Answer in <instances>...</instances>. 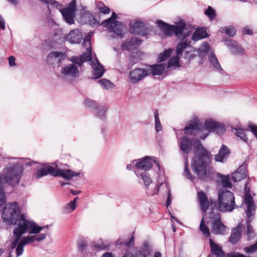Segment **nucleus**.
<instances>
[{
  "mask_svg": "<svg viewBox=\"0 0 257 257\" xmlns=\"http://www.w3.org/2000/svg\"><path fill=\"white\" fill-rule=\"evenodd\" d=\"M193 144L195 150L191 164L192 170L200 180L208 181L213 176L214 173L212 169L209 166V153L203 147L200 141L196 139L193 142L188 137L184 136L180 139V149L184 153L188 154L192 150Z\"/></svg>",
  "mask_w": 257,
  "mask_h": 257,
  "instance_id": "f257e3e1",
  "label": "nucleus"
},
{
  "mask_svg": "<svg viewBox=\"0 0 257 257\" xmlns=\"http://www.w3.org/2000/svg\"><path fill=\"white\" fill-rule=\"evenodd\" d=\"M198 199L201 209L205 213L211 206V211L209 213L208 223L210 226L211 232L214 235H224L228 231V228L224 225L221 219V215L216 207L215 201H209L205 193L201 191L198 192Z\"/></svg>",
  "mask_w": 257,
  "mask_h": 257,
  "instance_id": "f03ea898",
  "label": "nucleus"
},
{
  "mask_svg": "<svg viewBox=\"0 0 257 257\" xmlns=\"http://www.w3.org/2000/svg\"><path fill=\"white\" fill-rule=\"evenodd\" d=\"M23 171V167L19 164H16L7 168L5 175L0 173V206H2L6 202L4 185L7 183L12 186L18 184Z\"/></svg>",
  "mask_w": 257,
  "mask_h": 257,
  "instance_id": "7ed1b4c3",
  "label": "nucleus"
},
{
  "mask_svg": "<svg viewBox=\"0 0 257 257\" xmlns=\"http://www.w3.org/2000/svg\"><path fill=\"white\" fill-rule=\"evenodd\" d=\"M20 213L19 203L16 202L8 203L3 209L2 218L4 222L9 225L17 224L19 226L22 219L31 224H33L32 226H38L34 221L27 220L25 218V214L20 215Z\"/></svg>",
  "mask_w": 257,
  "mask_h": 257,
  "instance_id": "20e7f679",
  "label": "nucleus"
},
{
  "mask_svg": "<svg viewBox=\"0 0 257 257\" xmlns=\"http://www.w3.org/2000/svg\"><path fill=\"white\" fill-rule=\"evenodd\" d=\"M80 173L76 172L70 169H60L57 167H54L49 165L43 166L35 173L36 178L39 179L47 175L53 177H61L69 181L73 177L79 176Z\"/></svg>",
  "mask_w": 257,
  "mask_h": 257,
  "instance_id": "39448f33",
  "label": "nucleus"
},
{
  "mask_svg": "<svg viewBox=\"0 0 257 257\" xmlns=\"http://www.w3.org/2000/svg\"><path fill=\"white\" fill-rule=\"evenodd\" d=\"M33 224H31L29 222H25L23 220L21 219L19 226L15 227L13 230V233L15 235V239L13 241L11 244V248L13 249L16 248L19 242L21 240V237L23 234L26 232H28L30 234H37L39 233L44 227L48 228L49 226H44L40 227L39 226H32Z\"/></svg>",
  "mask_w": 257,
  "mask_h": 257,
  "instance_id": "423d86ee",
  "label": "nucleus"
},
{
  "mask_svg": "<svg viewBox=\"0 0 257 257\" xmlns=\"http://www.w3.org/2000/svg\"><path fill=\"white\" fill-rule=\"evenodd\" d=\"M217 202V209L222 212H230L237 207L233 193L225 189H221L219 191Z\"/></svg>",
  "mask_w": 257,
  "mask_h": 257,
  "instance_id": "0eeeda50",
  "label": "nucleus"
},
{
  "mask_svg": "<svg viewBox=\"0 0 257 257\" xmlns=\"http://www.w3.org/2000/svg\"><path fill=\"white\" fill-rule=\"evenodd\" d=\"M84 103L86 107L91 108L95 111V115L101 119L106 118V113L108 110L107 106L101 105L96 101L89 99H84Z\"/></svg>",
  "mask_w": 257,
  "mask_h": 257,
  "instance_id": "6e6552de",
  "label": "nucleus"
},
{
  "mask_svg": "<svg viewBox=\"0 0 257 257\" xmlns=\"http://www.w3.org/2000/svg\"><path fill=\"white\" fill-rule=\"evenodd\" d=\"M135 173L137 176H140L143 180L144 185L146 187V192L148 196H152L158 193L160 189V186L158 185H156L153 191H151L149 189V185L153 181L150 176V174L147 171L141 172L140 171H136Z\"/></svg>",
  "mask_w": 257,
  "mask_h": 257,
  "instance_id": "1a4fd4ad",
  "label": "nucleus"
},
{
  "mask_svg": "<svg viewBox=\"0 0 257 257\" xmlns=\"http://www.w3.org/2000/svg\"><path fill=\"white\" fill-rule=\"evenodd\" d=\"M187 25L185 21L181 20L176 25H173V34L179 39L183 41L191 34V31L186 28Z\"/></svg>",
  "mask_w": 257,
  "mask_h": 257,
  "instance_id": "9d476101",
  "label": "nucleus"
},
{
  "mask_svg": "<svg viewBox=\"0 0 257 257\" xmlns=\"http://www.w3.org/2000/svg\"><path fill=\"white\" fill-rule=\"evenodd\" d=\"M204 127L208 132H214L218 135L223 134L226 130L224 124L211 119L205 120Z\"/></svg>",
  "mask_w": 257,
  "mask_h": 257,
  "instance_id": "9b49d317",
  "label": "nucleus"
},
{
  "mask_svg": "<svg viewBox=\"0 0 257 257\" xmlns=\"http://www.w3.org/2000/svg\"><path fill=\"white\" fill-rule=\"evenodd\" d=\"M244 202L246 206V209L245 210L246 213L245 219H248V220H253L255 214L257 206L251 195H248L247 197H244Z\"/></svg>",
  "mask_w": 257,
  "mask_h": 257,
  "instance_id": "f8f14e48",
  "label": "nucleus"
},
{
  "mask_svg": "<svg viewBox=\"0 0 257 257\" xmlns=\"http://www.w3.org/2000/svg\"><path fill=\"white\" fill-rule=\"evenodd\" d=\"M148 71L146 68H136L129 73L130 81L133 84H136L145 77L148 76Z\"/></svg>",
  "mask_w": 257,
  "mask_h": 257,
  "instance_id": "ddd939ff",
  "label": "nucleus"
},
{
  "mask_svg": "<svg viewBox=\"0 0 257 257\" xmlns=\"http://www.w3.org/2000/svg\"><path fill=\"white\" fill-rule=\"evenodd\" d=\"M152 252V249L150 243L148 241H145L135 253L131 254V257H148Z\"/></svg>",
  "mask_w": 257,
  "mask_h": 257,
  "instance_id": "4468645a",
  "label": "nucleus"
},
{
  "mask_svg": "<svg viewBox=\"0 0 257 257\" xmlns=\"http://www.w3.org/2000/svg\"><path fill=\"white\" fill-rule=\"evenodd\" d=\"M153 165L151 157L145 156L142 159L138 160V162L135 164V167L137 169V171L143 172L150 170Z\"/></svg>",
  "mask_w": 257,
  "mask_h": 257,
  "instance_id": "2eb2a0df",
  "label": "nucleus"
},
{
  "mask_svg": "<svg viewBox=\"0 0 257 257\" xmlns=\"http://www.w3.org/2000/svg\"><path fill=\"white\" fill-rule=\"evenodd\" d=\"M224 41L225 44L230 50L232 54L241 55L244 53L243 48L240 45H238L235 41L230 38H227Z\"/></svg>",
  "mask_w": 257,
  "mask_h": 257,
  "instance_id": "dca6fc26",
  "label": "nucleus"
},
{
  "mask_svg": "<svg viewBox=\"0 0 257 257\" xmlns=\"http://www.w3.org/2000/svg\"><path fill=\"white\" fill-rule=\"evenodd\" d=\"M230 154V150L225 145H222L217 154L214 156L216 162L223 163L226 161Z\"/></svg>",
  "mask_w": 257,
  "mask_h": 257,
  "instance_id": "f3484780",
  "label": "nucleus"
},
{
  "mask_svg": "<svg viewBox=\"0 0 257 257\" xmlns=\"http://www.w3.org/2000/svg\"><path fill=\"white\" fill-rule=\"evenodd\" d=\"M131 33L134 35L145 36L147 34V29L144 22L141 21H137L132 27L130 26Z\"/></svg>",
  "mask_w": 257,
  "mask_h": 257,
  "instance_id": "a211bd4d",
  "label": "nucleus"
},
{
  "mask_svg": "<svg viewBox=\"0 0 257 257\" xmlns=\"http://www.w3.org/2000/svg\"><path fill=\"white\" fill-rule=\"evenodd\" d=\"M82 39L81 32L79 29L71 30L65 37L66 41L71 44L80 43Z\"/></svg>",
  "mask_w": 257,
  "mask_h": 257,
  "instance_id": "6ab92c4d",
  "label": "nucleus"
},
{
  "mask_svg": "<svg viewBox=\"0 0 257 257\" xmlns=\"http://www.w3.org/2000/svg\"><path fill=\"white\" fill-rule=\"evenodd\" d=\"M142 41L138 38L132 37L130 39H127L124 41L121 45L122 50L126 51L133 50L137 46L142 43Z\"/></svg>",
  "mask_w": 257,
  "mask_h": 257,
  "instance_id": "aec40b11",
  "label": "nucleus"
},
{
  "mask_svg": "<svg viewBox=\"0 0 257 257\" xmlns=\"http://www.w3.org/2000/svg\"><path fill=\"white\" fill-rule=\"evenodd\" d=\"M61 73L65 76L77 77L79 75L78 67L74 64H70L62 68Z\"/></svg>",
  "mask_w": 257,
  "mask_h": 257,
  "instance_id": "412c9836",
  "label": "nucleus"
},
{
  "mask_svg": "<svg viewBox=\"0 0 257 257\" xmlns=\"http://www.w3.org/2000/svg\"><path fill=\"white\" fill-rule=\"evenodd\" d=\"M166 64L165 63H161L159 64H154L149 65V68H146L148 71V76L152 74L154 76L161 75L165 71Z\"/></svg>",
  "mask_w": 257,
  "mask_h": 257,
  "instance_id": "4be33fe9",
  "label": "nucleus"
},
{
  "mask_svg": "<svg viewBox=\"0 0 257 257\" xmlns=\"http://www.w3.org/2000/svg\"><path fill=\"white\" fill-rule=\"evenodd\" d=\"M95 61L96 63L94 62L91 64V66L93 69V75L94 77L93 78L97 79L102 76L105 70L104 67L100 63L98 60L96 59Z\"/></svg>",
  "mask_w": 257,
  "mask_h": 257,
  "instance_id": "5701e85b",
  "label": "nucleus"
},
{
  "mask_svg": "<svg viewBox=\"0 0 257 257\" xmlns=\"http://www.w3.org/2000/svg\"><path fill=\"white\" fill-rule=\"evenodd\" d=\"M246 176V170L245 167L241 165L236 171L231 174V180L234 182H238L244 179Z\"/></svg>",
  "mask_w": 257,
  "mask_h": 257,
  "instance_id": "b1692460",
  "label": "nucleus"
},
{
  "mask_svg": "<svg viewBox=\"0 0 257 257\" xmlns=\"http://www.w3.org/2000/svg\"><path fill=\"white\" fill-rule=\"evenodd\" d=\"M62 14L63 19L69 25L74 24L76 17L75 12L69 10L68 9H62L60 10Z\"/></svg>",
  "mask_w": 257,
  "mask_h": 257,
  "instance_id": "393cba45",
  "label": "nucleus"
},
{
  "mask_svg": "<svg viewBox=\"0 0 257 257\" xmlns=\"http://www.w3.org/2000/svg\"><path fill=\"white\" fill-rule=\"evenodd\" d=\"M209 245L211 253L216 257H225V252L218 244L215 243L211 239H209Z\"/></svg>",
  "mask_w": 257,
  "mask_h": 257,
  "instance_id": "a878e982",
  "label": "nucleus"
},
{
  "mask_svg": "<svg viewBox=\"0 0 257 257\" xmlns=\"http://www.w3.org/2000/svg\"><path fill=\"white\" fill-rule=\"evenodd\" d=\"M157 24L166 36H172L173 34V25H169L162 20H158Z\"/></svg>",
  "mask_w": 257,
  "mask_h": 257,
  "instance_id": "bb28decb",
  "label": "nucleus"
},
{
  "mask_svg": "<svg viewBox=\"0 0 257 257\" xmlns=\"http://www.w3.org/2000/svg\"><path fill=\"white\" fill-rule=\"evenodd\" d=\"M241 225L240 223L238 224L237 226L232 229L230 236L229 237V241L232 244L237 243L240 237V229Z\"/></svg>",
  "mask_w": 257,
  "mask_h": 257,
  "instance_id": "cd10ccee",
  "label": "nucleus"
},
{
  "mask_svg": "<svg viewBox=\"0 0 257 257\" xmlns=\"http://www.w3.org/2000/svg\"><path fill=\"white\" fill-rule=\"evenodd\" d=\"M201 124L196 121H193L185 127L184 133L186 135H195L197 132L201 129Z\"/></svg>",
  "mask_w": 257,
  "mask_h": 257,
  "instance_id": "c85d7f7f",
  "label": "nucleus"
},
{
  "mask_svg": "<svg viewBox=\"0 0 257 257\" xmlns=\"http://www.w3.org/2000/svg\"><path fill=\"white\" fill-rule=\"evenodd\" d=\"M209 37L205 28H198L192 35V39L193 41H197L200 39H204Z\"/></svg>",
  "mask_w": 257,
  "mask_h": 257,
  "instance_id": "c756f323",
  "label": "nucleus"
},
{
  "mask_svg": "<svg viewBox=\"0 0 257 257\" xmlns=\"http://www.w3.org/2000/svg\"><path fill=\"white\" fill-rule=\"evenodd\" d=\"M208 59L210 64L217 71L219 72H221L223 71L216 56H215L214 52H212L209 53L208 55Z\"/></svg>",
  "mask_w": 257,
  "mask_h": 257,
  "instance_id": "7c9ffc66",
  "label": "nucleus"
},
{
  "mask_svg": "<svg viewBox=\"0 0 257 257\" xmlns=\"http://www.w3.org/2000/svg\"><path fill=\"white\" fill-rule=\"evenodd\" d=\"M79 56L83 61V63L85 62L89 61L91 64L94 62L92 61V50L90 47L87 48L86 51L82 53Z\"/></svg>",
  "mask_w": 257,
  "mask_h": 257,
  "instance_id": "2f4dec72",
  "label": "nucleus"
},
{
  "mask_svg": "<svg viewBox=\"0 0 257 257\" xmlns=\"http://www.w3.org/2000/svg\"><path fill=\"white\" fill-rule=\"evenodd\" d=\"M116 246H125L128 248L131 247L134 245V236L132 235L129 240L126 241L122 238H119L115 243Z\"/></svg>",
  "mask_w": 257,
  "mask_h": 257,
  "instance_id": "473e14b6",
  "label": "nucleus"
},
{
  "mask_svg": "<svg viewBox=\"0 0 257 257\" xmlns=\"http://www.w3.org/2000/svg\"><path fill=\"white\" fill-rule=\"evenodd\" d=\"M253 220H249L245 219V223L246 224V235L247 240H250L255 236V232L251 225V222Z\"/></svg>",
  "mask_w": 257,
  "mask_h": 257,
  "instance_id": "72a5a7b5",
  "label": "nucleus"
},
{
  "mask_svg": "<svg viewBox=\"0 0 257 257\" xmlns=\"http://www.w3.org/2000/svg\"><path fill=\"white\" fill-rule=\"evenodd\" d=\"M123 28V24L122 22L119 21L115 22V25H113V28L110 31L113 32L118 36L122 37V29Z\"/></svg>",
  "mask_w": 257,
  "mask_h": 257,
  "instance_id": "f704fd0d",
  "label": "nucleus"
},
{
  "mask_svg": "<svg viewBox=\"0 0 257 257\" xmlns=\"http://www.w3.org/2000/svg\"><path fill=\"white\" fill-rule=\"evenodd\" d=\"M190 42H179L176 48V55L181 56L182 52L185 50L189 46Z\"/></svg>",
  "mask_w": 257,
  "mask_h": 257,
  "instance_id": "c9c22d12",
  "label": "nucleus"
},
{
  "mask_svg": "<svg viewBox=\"0 0 257 257\" xmlns=\"http://www.w3.org/2000/svg\"><path fill=\"white\" fill-rule=\"evenodd\" d=\"M199 229L202 232V233L203 234L205 237L208 238L210 236V230L209 229V228L205 224L204 217H203L201 220V222L199 226Z\"/></svg>",
  "mask_w": 257,
  "mask_h": 257,
  "instance_id": "e433bc0d",
  "label": "nucleus"
},
{
  "mask_svg": "<svg viewBox=\"0 0 257 257\" xmlns=\"http://www.w3.org/2000/svg\"><path fill=\"white\" fill-rule=\"evenodd\" d=\"M172 53V49H169L168 50H165L162 53H160L158 56L157 62L161 63L165 61L169 58Z\"/></svg>",
  "mask_w": 257,
  "mask_h": 257,
  "instance_id": "4c0bfd02",
  "label": "nucleus"
},
{
  "mask_svg": "<svg viewBox=\"0 0 257 257\" xmlns=\"http://www.w3.org/2000/svg\"><path fill=\"white\" fill-rule=\"evenodd\" d=\"M183 174V176L186 177L187 179H189L191 181H194V180H195V177L193 175H192L190 173L189 168V164L187 159H186L185 161V168Z\"/></svg>",
  "mask_w": 257,
  "mask_h": 257,
  "instance_id": "58836bf2",
  "label": "nucleus"
},
{
  "mask_svg": "<svg viewBox=\"0 0 257 257\" xmlns=\"http://www.w3.org/2000/svg\"><path fill=\"white\" fill-rule=\"evenodd\" d=\"M220 32H225L226 34L230 37H232L236 34V31L234 27L230 26L228 27H224L220 29Z\"/></svg>",
  "mask_w": 257,
  "mask_h": 257,
  "instance_id": "ea45409f",
  "label": "nucleus"
},
{
  "mask_svg": "<svg viewBox=\"0 0 257 257\" xmlns=\"http://www.w3.org/2000/svg\"><path fill=\"white\" fill-rule=\"evenodd\" d=\"M221 181L222 186L224 188V189H226L227 188H231L232 187V185L231 182H230L229 176L228 175H221Z\"/></svg>",
  "mask_w": 257,
  "mask_h": 257,
  "instance_id": "a19ab883",
  "label": "nucleus"
},
{
  "mask_svg": "<svg viewBox=\"0 0 257 257\" xmlns=\"http://www.w3.org/2000/svg\"><path fill=\"white\" fill-rule=\"evenodd\" d=\"M78 199V197H75L74 200L67 204L64 208V212L69 213L73 211L76 208V200Z\"/></svg>",
  "mask_w": 257,
  "mask_h": 257,
  "instance_id": "79ce46f5",
  "label": "nucleus"
},
{
  "mask_svg": "<svg viewBox=\"0 0 257 257\" xmlns=\"http://www.w3.org/2000/svg\"><path fill=\"white\" fill-rule=\"evenodd\" d=\"M179 56L176 55L175 57H172L171 58L167 63V68H170L173 66H176L179 67Z\"/></svg>",
  "mask_w": 257,
  "mask_h": 257,
  "instance_id": "37998d69",
  "label": "nucleus"
},
{
  "mask_svg": "<svg viewBox=\"0 0 257 257\" xmlns=\"http://www.w3.org/2000/svg\"><path fill=\"white\" fill-rule=\"evenodd\" d=\"M65 54L64 53L62 52L53 51L49 53L47 56V59L50 60L53 58H60V60L61 59H64Z\"/></svg>",
  "mask_w": 257,
  "mask_h": 257,
  "instance_id": "c03bdc74",
  "label": "nucleus"
},
{
  "mask_svg": "<svg viewBox=\"0 0 257 257\" xmlns=\"http://www.w3.org/2000/svg\"><path fill=\"white\" fill-rule=\"evenodd\" d=\"M154 113L155 120V130L157 133H158L162 131V126L159 119L158 111L156 109Z\"/></svg>",
  "mask_w": 257,
  "mask_h": 257,
  "instance_id": "a18cd8bd",
  "label": "nucleus"
},
{
  "mask_svg": "<svg viewBox=\"0 0 257 257\" xmlns=\"http://www.w3.org/2000/svg\"><path fill=\"white\" fill-rule=\"evenodd\" d=\"M98 83L104 89H106L112 88L114 86V84L105 78L98 80Z\"/></svg>",
  "mask_w": 257,
  "mask_h": 257,
  "instance_id": "49530a36",
  "label": "nucleus"
},
{
  "mask_svg": "<svg viewBox=\"0 0 257 257\" xmlns=\"http://www.w3.org/2000/svg\"><path fill=\"white\" fill-rule=\"evenodd\" d=\"M235 130L236 131L235 135L242 141L247 143L248 139L246 137L245 131L241 128H235Z\"/></svg>",
  "mask_w": 257,
  "mask_h": 257,
  "instance_id": "de8ad7c7",
  "label": "nucleus"
},
{
  "mask_svg": "<svg viewBox=\"0 0 257 257\" xmlns=\"http://www.w3.org/2000/svg\"><path fill=\"white\" fill-rule=\"evenodd\" d=\"M210 49V46L208 43H205L203 47L199 50V56L200 57L203 58L205 56H206L209 50Z\"/></svg>",
  "mask_w": 257,
  "mask_h": 257,
  "instance_id": "09e8293b",
  "label": "nucleus"
},
{
  "mask_svg": "<svg viewBox=\"0 0 257 257\" xmlns=\"http://www.w3.org/2000/svg\"><path fill=\"white\" fill-rule=\"evenodd\" d=\"M205 14L208 16L210 20H213L216 17L215 11L210 6H209L205 12Z\"/></svg>",
  "mask_w": 257,
  "mask_h": 257,
  "instance_id": "8fccbe9b",
  "label": "nucleus"
},
{
  "mask_svg": "<svg viewBox=\"0 0 257 257\" xmlns=\"http://www.w3.org/2000/svg\"><path fill=\"white\" fill-rule=\"evenodd\" d=\"M21 240L23 241V242L26 244L34 242L35 241H37V235H32V236H24L22 237Z\"/></svg>",
  "mask_w": 257,
  "mask_h": 257,
  "instance_id": "3c124183",
  "label": "nucleus"
},
{
  "mask_svg": "<svg viewBox=\"0 0 257 257\" xmlns=\"http://www.w3.org/2000/svg\"><path fill=\"white\" fill-rule=\"evenodd\" d=\"M244 252L246 253H252L257 251V241L252 245L248 246H245L243 249Z\"/></svg>",
  "mask_w": 257,
  "mask_h": 257,
  "instance_id": "603ef678",
  "label": "nucleus"
},
{
  "mask_svg": "<svg viewBox=\"0 0 257 257\" xmlns=\"http://www.w3.org/2000/svg\"><path fill=\"white\" fill-rule=\"evenodd\" d=\"M25 245V244L23 242V241L22 240H21L16 249V253L17 257L20 256L23 254L24 251V247Z\"/></svg>",
  "mask_w": 257,
  "mask_h": 257,
  "instance_id": "864d4df0",
  "label": "nucleus"
},
{
  "mask_svg": "<svg viewBox=\"0 0 257 257\" xmlns=\"http://www.w3.org/2000/svg\"><path fill=\"white\" fill-rule=\"evenodd\" d=\"M116 21H108V19L103 21L101 25H103L109 31L113 28V25H115Z\"/></svg>",
  "mask_w": 257,
  "mask_h": 257,
  "instance_id": "5fc2aeb1",
  "label": "nucleus"
},
{
  "mask_svg": "<svg viewBox=\"0 0 257 257\" xmlns=\"http://www.w3.org/2000/svg\"><path fill=\"white\" fill-rule=\"evenodd\" d=\"M77 245L79 251L82 252L86 247V241L84 239H80L78 241Z\"/></svg>",
  "mask_w": 257,
  "mask_h": 257,
  "instance_id": "6e6d98bb",
  "label": "nucleus"
},
{
  "mask_svg": "<svg viewBox=\"0 0 257 257\" xmlns=\"http://www.w3.org/2000/svg\"><path fill=\"white\" fill-rule=\"evenodd\" d=\"M71 61L73 62V64H77L79 66H81L83 64L80 56H73L71 58Z\"/></svg>",
  "mask_w": 257,
  "mask_h": 257,
  "instance_id": "4d7b16f0",
  "label": "nucleus"
},
{
  "mask_svg": "<svg viewBox=\"0 0 257 257\" xmlns=\"http://www.w3.org/2000/svg\"><path fill=\"white\" fill-rule=\"evenodd\" d=\"M65 9H68L69 10L72 11L76 12V1L75 0H72L69 4L67 8H65Z\"/></svg>",
  "mask_w": 257,
  "mask_h": 257,
  "instance_id": "13d9d810",
  "label": "nucleus"
},
{
  "mask_svg": "<svg viewBox=\"0 0 257 257\" xmlns=\"http://www.w3.org/2000/svg\"><path fill=\"white\" fill-rule=\"evenodd\" d=\"M102 5L103 7L102 8H99L100 13L103 14H109L110 12V9L108 7L105 6L103 3H102Z\"/></svg>",
  "mask_w": 257,
  "mask_h": 257,
  "instance_id": "bf43d9fd",
  "label": "nucleus"
},
{
  "mask_svg": "<svg viewBox=\"0 0 257 257\" xmlns=\"http://www.w3.org/2000/svg\"><path fill=\"white\" fill-rule=\"evenodd\" d=\"M89 23L91 25L95 26L97 25L99 23V21L94 16H91L89 18Z\"/></svg>",
  "mask_w": 257,
  "mask_h": 257,
  "instance_id": "052dcab7",
  "label": "nucleus"
},
{
  "mask_svg": "<svg viewBox=\"0 0 257 257\" xmlns=\"http://www.w3.org/2000/svg\"><path fill=\"white\" fill-rule=\"evenodd\" d=\"M195 56V55L191 52L186 51L185 53L184 58L188 60H191L194 58Z\"/></svg>",
  "mask_w": 257,
  "mask_h": 257,
  "instance_id": "680f3d73",
  "label": "nucleus"
},
{
  "mask_svg": "<svg viewBox=\"0 0 257 257\" xmlns=\"http://www.w3.org/2000/svg\"><path fill=\"white\" fill-rule=\"evenodd\" d=\"M49 4H50L51 6L54 7L58 9L59 7H62V5L60 4L58 2L56 1L55 0H48Z\"/></svg>",
  "mask_w": 257,
  "mask_h": 257,
  "instance_id": "e2e57ef3",
  "label": "nucleus"
},
{
  "mask_svg": "<svg viewBox=\"0 0 257 257\" xmlns=\"http://www.w3.org/2000/svg\"><path fill=\"white\" fill-rule=\"evenodd\" d=\"M244 194L245 197H247L248 195H251L250 188L248 186V182H246L244 185Z\"/></svg>",
  "mask_w": 257,
  "mask_h": 257,
  "instance_id": "0e129e2a",
  "label": "nucleus"
},
{
  "mask_svg": "<svg viewBox=\"0 0 257 257\" xmlns=\"http://www.w3.org/2000/svg\"><path fill=\"white\" fill-rule=\"evenodd\" d=\"M249 127L251 132L253 133L257 139V125L255 124H250L249 125Z\"/></svg>",
  "mask_w": 257,
  "mask_h": 257,
  "instance_id": "69168bd1",
  "label": "nucleus"
},
{
  "mask_svg": "<svg viewBox=\"0 0 257 257\" xmlns=\"http://www.w3.org/2000/svg\"><path fill=\"white\" fill-rule=\"evenodd\" d=\"M16 58L13 56H11L9 58V64L10 66H14L16 65L15 63Z\"/></svg>",
  "mask_w": 257,
  "mask_h": 257,
  "instance_id": "338daca9",
  "label": "nucleus"
},
{
  "mask_svg": "<svg viewBox=\"0 0 257 257\" xmlns=\"http://www.w3.org/2000/svg\"><path fill=\"white\" fill-rule=\"evenodd\" d=\"M243 34L244 35H249L252 34L253 32L251 29L248 28H244L242 31Z\"/></svg>",
  "mask_w": 257,
  "mask_h": 257,
  "instance_id": "774afa93",
  "label": "nucleus"
}]
</instances>
